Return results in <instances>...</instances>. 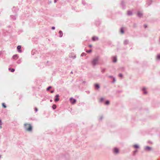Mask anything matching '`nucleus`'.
<instances>
[{"label": "nucleus", "instance_id": "a211bd4d", "mask_svg": "<svg viewBox=\"0 0 160 160\" xmlns=\"http://www.w3.org/2000/svg\"><path fill=\"white\" fill-rule=\"evenodd\" d=\"M132 13L131 11H128V15H131L132 14Z\"/></svg>", "mask_w": 160, "mask_h": 160}, {"label": "nucleus", "instance_id": "c756f323", "mask_svg": "<svg viewBox=\"0 0 160 160\" xmlns=\"http://www.w3.org/2000/svg\"><path fill=\"white\" fill-rule=\"evenodd\" d=\"M89 47H90V48H91V47H92V45H89Z\"/></svg>", "mask_w": 160, "mask_h": 160}, {"label": "nucleus", "instance_id": "4468645a", "mask_svg": "<svg viewBox=\"0 0 160 160\" xmlns=\"http://www.w3.org/2000/svg\"><path fill=\"white\" fill-rule=\"evenodd\" d=\"M157 58L158 59H160V54H158L157 56Z\"/></svg>", "mask_w": 160, "mask_h": 160}, {"label": "nucleus", "instance_id": "dca6fc26", "mask_svg": "<svg viewBox=\"0 0 160 160\" xmlns=\"http://www.w3.org/2000/svg\"><path fill=\"white\" fill-rule=\"evenodd\" d=\"M13 58L14 59H17L18 58L17 56V55H14L13 56Z\"/></svg>", "mask_w": 160, "mask_h": 160}, {"label": "nucleus", "instance_id": "72a5a7b5", "mask_svg": "<svg viewBox=\"0 0 160 160\" xmlns=\"http://www.w3.org/2000/svg\"><path fill=\"white\" fill-rule=\"evenodd\" d=\"M0 128H1V126H0Z\"/></svg>", "mask_w": 160, "mask_h": 160}, {"label": "nucleus", "instance_id": "7c9ffc66", "mask_svg": "<svg viewBox=\"0 0 160 160\" xmlns=\"http://www.w3.org/2000/svg\"><path fill=\"white\" fill-rule=\"evenodd\" d=\"M51 92L52 93H53V91H51Z\"/></svg>", "mask_w": 160, "mask_h": 160}, {"label": "nucleus", "instance_id": "6ab92c4d", "mask_svg": "<svg viewBox=\"0 0 160 160\" xmlns=\"http://www.w3.org/2000/svg\"><path fill=\"white\" fill-rule=\"evenodd\" d=\"M105 103H106V104H107V105L109 104V101H106V102Z\"/></svg>", "mask_w": 160, "mask_h": 160}, {"label": "nucleus", "instance_id": "1a4fd4ad", "mask_svg": "<svg viewBox=\"0 0 160 160\" xmlns=\"http://www.w3.org/2000/svg\"><path fill=\"white\" fill-rule=\"evenodd\" d=\"M117 58L115 57H113V62H117Z\"/></svg>", "mask_w": 160, "mask_h": 160}, {"label": "nucleus", "instance_id": "6e6552de", "mask_svg": "<svg viewBox=\"0 0 160 160\" xmlns=\"http://www.w3.org/2000/svg\"><path fill=\"white\" fill-rule=\"evenodd\" d=\"M138 16L139 17H141V16H142V13L141 12H138Z\"/></svg>", "mask_w": 160, "mask_h": 160}, {"label": "nucleus", "instance_id": "f704fd0d", "mask_svg": "<svg viewBox=\"0 0 160 160\" xmlns=\"http://www.w3.org/2000/svg\"><path fill=\"white\" fill-rule=\"evenodd\" d=\"M1 158V156H0V158Z\"/></svg>", "mask_w": 160, "mask_h": 160}, {"label": "nucleus", "instance_id": "c85d7f7f", "mask_svg": "<svg viewBox=\"0 0 160 160\" xmlns=\"http://www.w3.org/2000/svg\"><path fill=\"white\" fill-rule=\"evenodd\" d=\"M2 124V121L1 119H0V125H1Z\"/></svg>", "mask_w": 160, "mask_h": 160}, {"label": "nucleus", "instance_id": "cd10ccee", "mask_svg": "<svg viewBox=\"0 0 160 160\" xmlns=\"http://www.w3.org/2000/svg\"><path fill=\"white\" fill-rule=\"evenodd\" d=\"M35 110L36 111V112H37L38 110V109L37 108H35Z\"/></svg>", "mask_w": 160, "mask_h": 160}, {"label": "nucleus", "instance_id": "20e7f679", "mask_svg": "<svg viewBox=\"0 0 160 160\" xmlns=\"http://www.w3.org/2000/svg\"><path fill=\"white\" fill-rule=\"evenodd\" d=\"M59 97V95L58 94L57 95L55 96L56 98H55L54 101L55 102H57L59 100V98H58V97Z\"/></svg>", "mask_w": 160, "mask_h": 160}, {"label": "nucleus", "instance_id": "bb28decb", "mask_svg": "<svg viewBox=\"0 0 160 160\" xmlns=\"http://www.w3.org/2000/svg\"><path fill=\"white\" fill-rule=\"evenodd\" d=\"M52 30H54V29H55V27H52Z\"/></svg>", "mask_w": 160, "mask_h": 160}, {"label": "nucleus", "instance_id": "7ed1b4c3", "mask_svg": "<svg viewBox=\"0 0 160 160\" xmlns=\"http://www.w3.org/2000/svg\"><path fill=\"white\" fill-rule=\"evenodd\" d=\"M70 101L73 104L75 103L76 102V100L72 98H71L70 99Z\"/></svg>", "mask_w": 160, "mask_h": 160}, {"label": "nucleus", "instance_id": "2f4dec72", "mask_svg": "<svg viewBox=\"0 0 160 160\" xmlns=\"http://www.w3.org/2000/svg\"><path fill=\"white\" fill-rule=\"evenodd\" d=\"M144 27L145 28H146L147 27V26H146V25H144Z\"/></svg>", "mask_w": 160, "mask_h": 160}, {"label": "nucleus", "instance_id": "412c9836", "mask_svg": "<svg viewBox=\"0 0 160 160\" xmlns=\"http://www.w3.org/2000/svg\"><path fill=\"white\" fill-rule=\"evenodd\" d=\"M121 32L122 33H124V31L122 29H121Z\"/></svg>", "mask_w": 160, "mask_h": 160}, {"label": "nucleus", "instance_id": "9d476101", "mask_svg": "<svg viewBox=\"0 0 160 160\" xmlns=\"http://www.w3.org/2000/svg\"><path fill=\"white\" fill-rule=\"evenodd\" d=\"M59 36L60 37H62V36L63 33L61 31H59Z\"/></svg>", "mask_w": 160, "mask_h": 160}, {"label": "nucleus", "instance_id": "0eeeda50", "mask_svg": "<svg viewBox=\"0 0 160 160\" xmlns=\"http://www.w3.org/2000/svg\"><path fill=\"white\" fill-rule=\"evenodd\" d=\"M92 40L93 41L97 40H98V38L96 37H93L92 38Z\"/></svg>", "mask_w": 160, "mask_h": 160}, {"label": "nucleus", "instance_id": "393cba45", "mask_svg": "<svg viewBox=\"0 0 160 160\" xmlns=\"http://www.w3.org/2000/svg\"><path fill=\"white\" fill-rule=\"evenodd\" d=\"M143 90L144 91V93L145 94H146L147 93V92L145 91V88H143Z\"/></svg>", "mask_w": 160, "mask_h": 160}, {"label": "nucleus", "instance_id": "2eb2a0df", "mask_svg": "<svg viewBox=\"0 0 160 160\" xmlns=\"http://www.w3.org/2000/svg\"><path fill=\"white\" fill-rule=\"evenodd\" d=\"M95 86L96 88H99V86L98 84H95Z\"/></svg>", "mask_w": 160, "mask_h": 160}, {"label": "nucleus", "instance_id": "a878e982", "mask_svg": "<svg viewBox=\"0 0 160 160\" xmlns=\"http://www.w3.org/2000/svg\"><path fill=\"white\" fill-rule=\"evenodd\" d=\"M146 148L148 149H150V148L148 147H147Z\"/></svg>", "mask_w": 160, "mask_h": 160}, {"label": "nucleus", "instance_id": "423d86ee", "mask_svg": "<svg viewBox=\"0 0 160 160\" xmlns=\"http://www.w3.org/2000/svg\"><path fill=\"white\" fill-rule=\"evenodd\" d=\"M17 49L18 50H19V52H21V51L20 50V49L21 48V46H18V47H17Z\"/></svg>", "mask_w": 160, "mask_h": 160}, {"label": "nucleus", "instance_id": "ddd939ff", "mask_svg": "<svg viewBox=\"0 0 160 160\" xmlns=\"http://www.w3.org/2000/svg\"><path fill=\"white\" fill-rule=\"evenodd\" d=\"M133 147L134 148H139V146H138V145H137V144L134 145L133 146Z\"/></svg>", "mask_w": 160, "mask_h": 160}, {"label": "nucleus", "instance_id": "b1692460", "mask_svg": "<svg viewBox=\"0 0 160 160\" xmlns=\"http://www.w3.org/2000/svg\"><path fill=\"white\" fill-rule=\"evenodd\" d=\"M51 87H48L47 88V90H49L51 88Z\"/></svg>", "mask_w": 160, "mask_h": 160}, {"label": "nucleus", "instance_id": "f8f14e48", "mask_svg": "<svg viewBox=\"0 0 160 160\" xmlns=\"http://www.w3.org/2000/svg\"><path fill=\"white\" fill-rule=\"evenodd\" d=\"M52 108L53 109H55L56 108V105L55 104H53L52 106Z\"/></svg>", "mask_w": 160, "mask_h": 160}, {"label": "nucleus", "instance_id": "f257e3e1", "mask_svg": "<svg viewBox=\"0 0 160 160\" xmlns=\"http://www.w3.org/2000/svg\"><path fill=\"white\" fill-rule=\"evenodd\" d=\"M24 126L26 131L31 132L32 130V127L30 124L25 123Z\"/></svg>", "mask_w": 160, "mask_h": 160}, {"label": "nucleus", "instance_id": "4be33fe9", "mask_svg": "<svg viewBox=\"0 0 160 160\" xmlns=\"http://www.w3.org/2000/svg\"><path fill=\"white\" fill-rule=\"evenodd\" d=\"M103 100V98H101L100 99V102H102V101Z\"/></svg>", "mask_w": 160, "mask_h": 160}, {"label": "nucleus", "instance_id": "5701e85b", "mask_svg": "<svg viewBox=\"0 0 160 160\" xmlns=\"http://www.w3.org/2000/svg\"><path fill=\"white\" fill-rule=\"evenodd\" d=\"M119 76L121 77H122V75L121 74H120L119 75Z\"/></svg>", "mask_w": 160, "mask_h": 160}, {"label": "nucleus", "instance_id": "473e14b6", "mask_svg": "<svg viewBox=\"0 0 160 160\" xmlns=\"http://www.w3.org/2000/svg\"><path fill=\"white\" fill-rule=\"evenodd\" d=\"M52 100H50V102H52Z\"/></svg>", "mask_w": 160, "mask_h": 160}, {"label": "nucleus", "instance_id": "aec40b11", "mask_svg": "<svg viewBox=\"0 0 160 160\" xmlns=\"http://www.w3.org/2000/svg\"><path fill=\"white\" fill-rule=\"evenodd\" d=\"M92 52V50H88V51H87V52H88V53H90V52Z\"/></svg>", "mask_w": 160, "mask_h": 160}, {"label": "nucleus", "instance_id": "39448f33", "mask_svg": "<svg viewBox=\"0 0 160 160\" xmlns=\"http://www.w3.org/2000/svg\"><path fill=\"white\" fill-rule=\"evenodd\" d=\"M114 152L116 153H118L119 152V150L117 148H115L114 150Z\"/></svg>", "mask_w": 160, "mask_h": 160}, {"label": "nucleus", "instance_id": "9b49d317", "mask_svg": "<svg viewBox=\"0 0 160 160\" xmlns=\"http://www.w3.org/2000/svg\"><path fill=\"white\" fill-rule=\"evenodd\" d=\"M9 70H10L11 72H13L15 71V69L13 68L11 69V68H9Z\"/></svg>", "mask_w": 160, "mask_h": 160}, {"label": "nucleus", "instance_id": "f3484780", "mask_svg": "<svg viewBox=\"0 0 160 160\" xmlns=\"http://www.w3.org/2000/svg\"><path fill=\"white\" fill-rule=\"evenodd\" d=\"M2 106L4 108H6V106L5 105V104L4 103H2Z\"/></svg>", "mask_w": 160, "mask_h": 160}, {"label": "nucleus", "instance_id": "f03ea898", "mask_svg": "<svg viewBox=\"0 0 160 160\" xmlns=\"http://www.w3.org/2000/svg\"><path fill=\"white\" fill-rule=\"evenodd\" d=\"M98 58L94 59L92 62V63L93 64V65H94L98 64Z\"/></svg>", "mask_w": 160, "mask_h": 160}]
</instances>
